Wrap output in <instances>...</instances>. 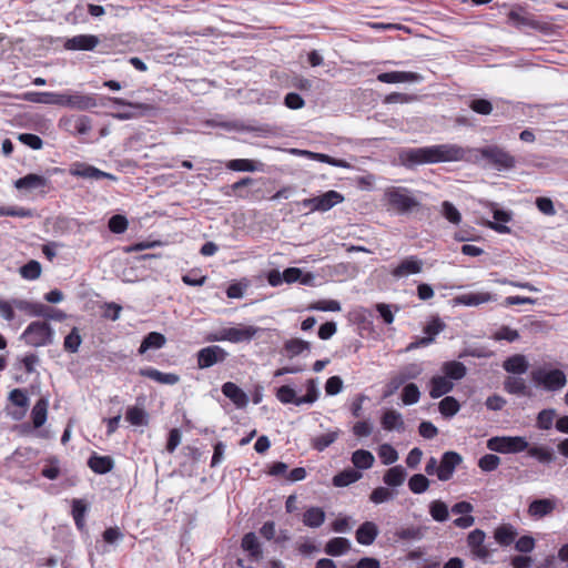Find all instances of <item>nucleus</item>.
<instances>
[{"mask_svg":"<svg viewBox=\"0 0 568 568\" xmlns=\"http://www.w3.org/2000/svg\"><path fill=\"white\" fill-rule=\"evenodd\" d=\"M18 140L32 150H40L43 145L42 139L33 133H20Z\"/></svg>","mask_w":568,"mask_h":568,"instance_id":"338daca9","label":"nucleus"},{"mask_svg":"<svg viewBox=\"0 0 568 568\" xmlns=\"http://www.w3.org/2000/svg\"><path fill=\"white\" fill-rule=\"evenodd\" d=\"M311 344L306 341L300 339V338H291L285 342L284 349L287 352V354L293 357L297 356L304 351H310Z\"/></svg>","mask_w":568,"mask_h":568,"instance_id":"49530a36","label":"nucleus"},{"mask_svg":"<svg viewBox=\"0 0 568 568\" xmlns=\"http://www.w3.org/2000/svg\"><path fill=\"white\" fill-rule=\"evenodd\" d=\"M517 536V529L510 524H501L494 531V538L501 547L510 546Z\"/></svg>","mask_w":568,"mask_h":568,"instance_id":"bb28decb","label":"nucleus"},{"mask_svg":"<svg viewBox=\"0 0 568 568\" xmlns=\"http://www.w3.org/2000/svg\"><path fill=\"white\" fill-rule=\"evenodd\" d=\"M454 388V383L444 375L433 376L429 381V396L432 398H439Z\"/></svg>","mask_w":568,"mask_h":568,"instance_id":"aec40b11","label":"nucleus"},{"mask_svg":"<svg viewBox=\"0 0 568 568\" xmlns=\"http://www.w3.org/2000/svg\"><path fill=\"white\" fill-rule=\"evenodd\" d=\"M395 536L406 541L420 540L425 536V528L419 526L402 527L395 531Z\"/></svg>","mask_w":568,"mask_h":568,"instance_id":"58836bf2","label":"nucleus"},{"mask_svg":"<svg viewBox=\"0 0 568 568\" xmlns=\"http://www.w3.org/2000/svg\"><path fill=\"white\" fill-rule=\"evenodd\" d=\"M310 308L322 312H339L341 303L336 300H321L312 304Z\"/></svg>","mask_w":568,"mask_h":568,"instance_id":"774afa93","label":"nucleus"},{"mask_svg":"<svg viewBox=\"0 0 568 568\" xmlns=\"http://www.w3.org/2000/svg\"><path fill=\"white\" fill-rule=\"evenodd\" d=\"M87 505L81 499H73L72 501V516L75 523V526L82 530L84 528V516L87 513Z\"/></svg>","mask_w":568,"mask_h":568,"instance_id":"3c124183","label":"nucleus"},{"mask_svg":"<svg viewBox=\"0 0 568 568\" xmlns=\"http://www.w3.org/2000/svg\"><path fill=\"white\" fill-rule=\"evenodd\" d=\"M397 373L406 383L407 381L416 379L423 373V366L418 363H410L403 366Z\"/></svg>","mask_w":568,"mask_h":568,"instance_id":"bf43d9fd","label":"nucleus"},{"mask_svg":"<svg viewBox=\"0 0 568 568\" xmlns=\"http://www.w3.org/2000/svg\"><path fill=\"white\" fill-rule=\"evenodd\" d=\"M82 343V337L78 327H73L71 332L64 337L63 348L69 353H77Z\"/></svg>","mask_w":568,"mask_h":568,"instance_id":"8fccbe9b","label":"nucleus"},{"mask_svg":"<svg viewBox=\"0 0 568 568\" xmlns=\"http://www.w3.org/2000/svg\"><path fill=\"white\" fill-rule=\"evenodd\" d=\"M139 375H141L143 377H148V378L155 381L160 384L174 385L178 382V375L162 373L152 367L141 368L139 371Z\"/></svg>","mask_w":568,"mask_h":568,"instance_id":"7c9ffc66","label":"nucleus"},{"mask_svg":"<svg viewBox=\"0 0 568 568\" xmlns=\"http://www.w3.org/2000/svg\"><path fill=\"white\" fill-rule=\"evenodd\" d=\"M530 378L535 386L546 392H558L567 384V376L564 371L552 368L550 364L536 367L530 372Z\"/></svg>","mask_w":568,"mask_h":568,"instance_id":"f03ea898","label":"nucleus"},{"mask_svg":"<svg viewBox=\"0 0 568 568\" xmlns=\"http://www.w3.org/2000/svg\"><path fill=\"white\" fill-rule=\"evenodd\" d=\"M556 507V498L535 499L529 504L527 513L530 517L540 519L552 514Z\"/></svg>","mask_w":568,"mask_h":568,"instance_id":"dca6fc26","label":"nucleus"},{"mask_svg":"<svg viewBox=\"0 0 568 568\" xmlns=\"http://www.w3.org/2000/svg\"><path fill=\"white\" fill-rule=\"evenodd\" d=\"M125 418L134 426H142L146 424V413L143 408L132 406L129 407L125 414Z\"/></svg>","mask_w":568,"mask_h":568,"instance_id":"5fc2aeb1","label":"nucleus"},{"mask_svg":"<svg viewBox=\"0 0 568 568\" xmlns=\"http://www.w3.org/2000/svg\"><path fill=\"white\" fill-rule=\"evenodd\" d=\"M463 462L462 456L456 452H446L443 454L438 469L437 478L442 481L449 480L456 467Z\"/></svg>","mask_w":568,"mask_h":568,"instance_id":"9d476101","label":"nucleus"},{"mask_svg":"<svg viewBox=\"0 0 568 568\" xmlns=\"http://www.w3.org/2000/svg\"><path fill=\"white\" fill-rule=\"evenodd\" d=\"M440 371L444 376L452 382L463 379L467 373L466 366L458 361H448L443 363Z\"/></svg>","mask_w":568,"mask_h":568,"instance_id":"c756f323","label":"nucleus"},{"mask_svg":"<svg viewBox=\"0 0 568 568\" xmlns=\"http://www.w3.org/2000/svg\"><path fill=\"white\" fill-rule=\"evenodd\" d=\"M351 549V542L344 537H335L325 545V552L329 556L337 557L346 554Z\"/></svg>","mask_w":568,"mask_h":568,"instance_id":"2f4dec72","label":"nucleus"},{"mask_svg":"<svg viewBox=\"0 0 568 568\" xmlns=\"http://www.w3.org/2000/svg\"><path fill=\"white\" fill-rule=\"evenodd\" d=\"M420 79L418 73L408 71H390L377 75V80L383 83L416 82Z\"/></svg>","mask_w":568,"mask_h":568,"instance_id":"412c9836","label":"nucleus"},{"mask_svg":"<svg viewBox=\"0 0 568 568\" xmlns=\"http://www.w3.org/2000/svg\"><path fill=\"white\" fill-rule=\"evenodd\" d=\"M53 337L54 331L45 321H34L30 323L21 335L26 344L33 347L51 345Z\"/></svg>","mask_w":568,"mask_h":568,"instance_id":"39448f33","label":"nucleus"},{"mask_svg":"<svg viewBox=\"0 0 568 568\" xmlns=\"http://www.w3.org/2000/svg\"><path fill=\"white\" fill-rule=\"evenodd\" d=\"M70 174L73 176H77V178L90 179V180H101V179H108V180H112V181L116 180L115 175L104 172V171H101L100 169H98L93 165L83 163V162H74L70 166Z\"/></svg>","mask_w":568,"mask_h":568,"instance_id":"1a4fd4ad","label":"nucleus"},{"mask_svg":"<svg viewBox=\"0 0 568 568\" xmlns=\"http://www.w3.org/2000/svg\"><path fill=\"white\" fill-rule=\"evenodd\" d=\"M49 402L47 398L41 397L34 404L31 410V419L34 428H40L47 420Z\"/></svg>","mask_w":568,"mask_h":568,"instance_id":"72a5a7b5","label":"nucleus"},{"mask_svg":"<svg viewBox=\"0 0 568 568\" xmlns=\"http://www.w3.org/2000/svg\"><path fill=\"white\" fill-rule=\"evenodd\" d=\"M477 153L497 171H508L516 166V158L499 145H486L477 149Z\"/></svg>","mask_w":568,"mask_h":568,"instance_id":"20e7f679","label":"nucleus"},{"mask_svg":"<svg viewBox=\"0 0 568 568\" xmlns=\"http://www.w3.org/2000/svg\"><path fill=\"white\" fill-rule=\"evenodd\" d=\"M325 521V511L321 507H310L303 514V524L310 528H317Z\"/></svg>","mask_w":568,"mask_h":568,"instance_id":"f704fd0d","label":"nucleus"},{"mask_svg":"<svg viewBox=\"0 0 568 568\" xmlns=\"http://www.w3.org/2000/svg\"><path fill=\"white\" fill-rule=\"evenodd\" d=\"M526 450H527L528 456L537 459L541 464H550L556 458L554 452L549 447H546V446H538V445L529 446L528 445V448Z\"/></svg>","mask_w":568,"mask_h":568,"instance_id":"e433bc0d","label":"nucleus"},{"mask_svg":"<svg viewBox=\"0 0 568 568\" xmlns=\"http://www.w3.org/2000/svg\"><path fill=\"white\" fill-rule=\"evenodd\" d=\"M128 220L125 216L115 214L110 217L108 226L112 233L121 234L128 229Z\"/></svg>","mask_w":568,"mask_h":568,"instance_id":"69168bd1","label":"nucleus"},{"mask_svg":"<svg viewBox=\"0 0 568 568\" xmlns=\"http://www.w3.org/2000/svg\"><path fill=\"white\" fill-rule=\"evenodd\" d=\"M49 184V180L42 175L30 173L14 182L18 190H36L44 187Z\"/></svg>","mask_w":568,"mask_h":568,"instance_id":"cd10ccee","label":"nucleus"},{"mask_svg":"<svg viewBox=\"0 0 568 568\" xmlns=\"http://www.w3.org/2000/svg\"><path fill=\"white\" fill-rule=\"evenodd\" d=\"M227 356L229 353L219 345L203 347L196 353L197 367L200 369L210 368L216 364L223 363Z\"/></svg>","mask_w":568,"mask_h":568,"instance_id":"6e6552de","label":"nucleus"},{"mask_svg":"<svg viewBox=\"0 0 568 568\" xmlns=\"http://www.w3.org/2000/svg\"><path fill=\"white\" fill-rule=\"evenodd\" d=\"M375 458L373 454L365 449H357L352 455V463L356 468L368 469L373 466Z\"/></svg>","mask_w":568,"mask_h":568,"instance_id":"a19ab883","label":"nucleus"},{"mask_svg":"<svg viewBox=\"0 0 568 568\" xmlns=\"http://www.w3.org/2000/svg\"><path fill=\"white\" fill-rule=\"evenodd\" d=\"M503 368L507 373L521 375L528 371L529 363L525 355L515 354L504 361Z\"/></svg>","mask_w":568,"mask_h":568,"instance_id":"a878e982","label":"nucleus"},{"mask_svg":"<svg viewBox=\"0 0 568 568\" xmlns=\"http://www.w3.org/2000/svg\"><path fill=\"white\" fill-rule=\"evenodd\" d=\"M60 126L70 130L73 135H85L92 129V120L88 115H71L62 118Z\"/></svg>","mask_w":568,"mask_h":568,"instance_id":"9b49d317","label":"nucleus"},{"mask_svg":"<svg viewBox=\"0 0 568 568\" xmlns=\"http://www.w3.org/2000/svg\"><path fill=\"white\" fill-rule=\"evenodd\" d=\"M495 301H497V296L488 292H469L454 298L455 304L465 306H478Z\"/></svg>","mask_w":568,"mask_h":568,"instance_id":"f3484780","label":"nucleus"},{"mask_svg":"<svg viewBox=\"0 0 568 568\" xmlns=\"http://www.w3.org/2000/svg\"><path fill=\"white\" fill-rule=\"evenodd\" d=\"M423 270V261L416 256L404 258L392 272L394 277H404L410 274H418Z\"/></svg>","mask_w":568,"mask_h":568,"instance_id":"a211bd4d","label":"nucleus"},{"mask_svg":"<svg viewBox=\"0 0 568 568\" xmlns=\"http://www.w3.org/2000/svg\"><path fill=\"white\" fill-rule=\"evenodd\" d=\"M406 478V470L403 466L397 465L389 468L383 476V481L390 487L403 485Z\"/></svg>","mask_w":568,"mask_h":568,"instance_id":"c9c22d12","label":"nucleus"},{"mask_svg":"<svg viewBox=\"0 0 568 568\" xmlns=\"http://www.w3.org/2000/svg\"><path fill=\"white\" fill-rule=\"evenodd\" d=\"M261 331L260 327L253 325H237L235 327H223L215 333L209 335L210 342L227 341L231 343L250 342Z\"/></svg>","mask_w":568,"mask_h":568,"instance_id":"423d86ee","label":"nucleus"},{"mask_svg":"<svg viewBox=\"0 0 568 568\" xmlns=\"http://www.w3.org/2000/svg\"><path fill=\"white\" fill-rule=\"evenodd\" d=\"M381 424L385 430L389 432H402L405 429V424L402 414L395 409H387L382 416Z\"/></svg>","mask_w":568,"mask_h":568,"instance_id":"c85d7f7f","label":"nucleus"},{"mask_svg":"<svg viewBox=\"0 0 568 568\" xmlns=\"http://www.w3.org/2000/svg\"><path fill=\"white\" fill-rule=\"evenodd\" d=\"M165 343L166 338L163 334L159 332H150L143 337L141 345L138 348V355L145 356L146 359H150V352L162 348Z\"/></svg>","mask_w":568,"mask_h":568,"instance_id":"4468645a","label":"nucleus"},{"mask_svg":"<svg viewBox=\"0 0 568 568\" xmlns=\"http://www.w3.org/2000/svg\"><path fill=\"white\" fill-rule=\"evenodd\" d=\"M88 466L93 473L104 475L113 469L114 460L110 456H100L93 453L88 459Z\"/></svg>","mask_w":568,"mask_h":568,"instance_id":"b1692460","label":"nucleus"},{"mask_svg":"<svg viewBox=\"0 0 568 568\" xmlns=\"http://www.w3.org/2000/svg\"><path fill=\"white\" fill-rule=\"evenodd\" d=\"M378 535V527L373 521L363 523L356 530L355 537L358 544L364 546L372 545Z\"/></svg>","mask_w":568,"mask_h":568,"instance_id":"5701e85b","label":"nucleus"},{"mask_svg":"<svg viewBox=\"0 0 568 568\" xmlns=\"http://www.w3.org/2000/svg\"><path fill=\"white\" fill-rule=\"evenodd\" d=\"M276 397L283 404H295L296 406L300 398L297 397L296 392L287 385H283L277 388Z\"/></svg>","mask_w":568,"mask_h":568,"instance_id":"13d9d810","label":"nucleus"},{"mask_svg":"<svg viewBox=\"0 0 568 568\" xmlns=\"http://www.w3.org/2000/svg\"><path fill=\"white\" fill-rule=\"evenodd\" d=\"M438 409L444 417L450 418L459 412L460 405L455 397L446 396L439 402Z\"/></svg>","mask_w":568,"mask_h":568,"instance_id":"c03bdc74","label":"nucleus"},{"mask_svg":"<svg viewBox=\"0 0 568 568\" xmlns=\"http://www.w3.org/2000/svg\"><path fill=\"white\" fill-rule=\"evenodd\" d=\"M556 417V410L552 408L542 409L537 415V427L542 430H548L554 425V419Z\"/></svg>","mask_w":568,"mask_h":568,"instance_id":"864d4df0","label":"nucleus"},{"mask_svg":"<svg viewBox=\"0 0 568 568\" xmlns=\"http://www.w3.org/2000/svg\"><path fill=\"white\" fill-rule=\"evenodd\" d=\"M32 215L30 209L22 206H0V216L31 217Z\"/></svg>","mask_w":568,"mask_h":568,"instance_id":"e2e57ef3","label":"nucleus"},{"mask_svg":"<svg viewBox=\"0 0 568 568\" xmlns=\"http://www.w3.org/2000/svg\"><path fill=\"white\" fill-rule=\"evenodd\" d=\"M222 393L237 408H244L248 404V396L233 382H226L222 385Z\"/></svg>","mask_w":568,"mask_h":568,"instance_id":"6ab92c4d","label":"nucleus"},{"mask_svg":"<svg viewBox=\"0 0 568 568\" xmlns=\"http://www.w3.org/2000/svg\"><path fill=\"white\" fill-rule=\"evenodd\" d=\"M420 398V392L416 384H407L402 392V400L405 405L416 404Z\"/></svg>","mask_w":568,"mask_h":568,"instance_id":"6e6d98bb","label":"nucleus"},{"mask_svg":"<svg viewBox=\"0 0 568 568\" xmlns=\"http://www.w3.org/2000/svg\"><path fill=\"white\" fill-rule=\"evenodd\" d=\"M384 200L389 207L400 214L409 213L419 206V201L404 186H388L384 192Z\"/></svg>","mask_w":568,"mask_h":568,"instance_id":"7ed1b4c3","label":"nucleus"},{"mask_svg":"<svg viewBox=\"0 0 568 568\" xmlns=\"http://www.w3.org/2000/svg\"><path fill=\"white\" fill-rule=\"evenodd\" d=\"M98 105L105 104L103 102L99 103L95 94H83L79 91H70V109L88 111Z\"/></svg>","mask_w":568,"mask_h":568,"instance_id":"2eb2a0df","label":"nucleus"},{"mask_svg":"<svg viewBox=\"0 0 568 568\" xmlns=\"http://www.w3.org/2000/svg\"><path fill=\"white\" fill-rule=\"evenodd\" d=\"M41 264L36 260H30L20 267V275L26 280H37L41 275Z\"/></svg>","mask_w":568,"mask_h":568,"instance_id":"de8ad7c7","label":"nucleus"},{"mask_svg":"<svg viewBox=\"0 0 568 568\" xmlns=\"http://www.w3.org/2000/svg\"><path fill=\"white\" fill-rule=\"evenodd\" d=\"M486 534L481 529H474L467 536V546L474 557L486 559L490 556V549L485 546Z\"/></svg>","mask_w":568,"mask_h":568,"instance_id":"f8f14e48","label":"nucleus"},{"mask_svg":"<svg viewBox=\"0 0 568 568\" xmlns=\"http://www.w3.org/2000/svg\"><path fill=\"white\" fill-rule=\"evenodd\" d=\"M504 389L511 395L530 396V388L526 381L519 376H508L504 381Z\"/></svg>","mask_w":568,"mask_h":568,"instance_id":"393cba45","label":"nucleus"},{"mask_svg":"<svg viewBox=\"0 0 568 568\" xmlns=\"http://www.w3.org/2000/svg\"><path fill=\"white\" fill-rule=\"evenodd\" d=\"M500 465V458L494 454H486L478 460V467L483 471H494Z\"/></svg>","mask_w":568,"mask_h":568,"instance_id":"680f3d73","label":"nucleus"},{"mask_svg":"<svg viewBox=\"0 0 568 568\" xmlns=\"http://www.w3.org/2000/svg\"><path fill=\"white\" fill-rule=\"evenodd\" d=\"M486 446L499 454H518L528 448V440L523 436H494L487 440Z\"/></svg>","mask_w":568,"mask_h":568,"instance_id":"0eeeda50","label":"nucleus"},{"mask_svg":"<svg viewBox=\"0 0 568 568\" xmlns=\"http://www.w3.org/2000/svg\"><path fill=\"white\" fill-rule=\"evenodd\" d=\"M361 477L362 474L358 470L354 468H347L335 475L332 479V483L335 487H346L357 481Z\"/></svg>","mask_w":568,"mask_h":568,"instance_id":"4c0bfd02","label":"nucleus"},{"mask_svg":"<svg viewBox=\"0 0 568 568\" xmlns=\"http://www.w3.org/2000/svg\"><path fill=\"white\" fill-rule=\"evenodd\" d=\"M378 457L384 465H390L398 459V454L392 445L382 444L378 448Z\"/></svg>","mask_w":568,"mask_h":568,"instance_id":"4d7b16f0","label":"nucleus"},{"mask_svg":"<svg viewBox=\"0 0 568 568\" xmlns=\"http://www.w3.org/2000/svg\"><path fill=\"white\" fill-rule=\"evenodd\" d=\"M13 305L14 308L26 312L31 316H38L39 314H42V312L47 310L44 304L33 303L21 298H13Z\"/></svg>","mask_w":568,"mask_h":568,"instance_id":"ea45409f","label":"nucleus"},{"mask_svg":"<svg viewBox=\"0 0 568 568\" xmlns=\"http://www.w3.org/2000/svg\"><path fill=\"white\" fill-rule=\"evenodd\" d=\"M429 514L436 521H446L449 517L447 505L442 500H434L429 504Z\"/></svg>","mask_w":568,"mask_h":568,"instance_id":"a18cd8bd","label":"nucleus"},{"mask_svg":"<svg viewBox=\"0 0 568 568\" xmlns=\"http://www.w3.org/2000/svg\"><path fill=\"white\" fill-rule=\"evenodd\" d=\"M338 429L318 435L312 439V447L317 452H323L338 438Z\"/></svg>","mask_w":568,"mask_h":568,"instance_id":"79ce46f5","label":"nucleus"},{"mask_svg":"<svg viewBox=\"0 0 568 568\" xmlns=\"http://www.w3.org/2000/svg\"><path fill=\"white\" fill-rule=\"evenodd\" d=\"M100 43V39L93 34H79L69 38L64 48L72 51H92Z\"/></svg>","mask_w":568,"mask_h":568,"instance_id":"ddd939ff","label":"nucleus"},{"mask_svg":"<svg viewBox=\"0 0 568 568\" xmlns=\"http://www.w3.org/2000/svg\"><path fill=\"white\" fill-rule=\"evenodd\" d=\"M429 487V480L423 474H415L408 480V488L414 494H423Z\"/></svg>","mask_w":568,"mask_h":568,"instance_id":"603ef678","label":"nucleus"},{"mask_svg":"<svg viewBox=\"0 0 568 568\" xmlns=\"http://www.w3.org/2000/svg\"><path fill=\"white\" fill-rule=\"evenodd\" d=\"M344 201V196L334 190L327 191L323 195L317 196L318 212H326L338 203Z\"/></svg>","mask_w":568,"mask_h":568,"instance_id":"473e14b6","label":"nucleus"},{"mask_svg":"<svg viewBox=\"0 0 568 568\" xmlns=\"http://www.w3.org/2000/svg\"><path fill=\"white\" fill-rule=\"evenodd\" d=\"M262 165V163H258ZM226 168L236 172H254L260 170L257 162L248 159H235L227 162Z\"/></svg>","mask_w":568,"mask_h":568,"instance_id":"37998d69","label":"nucleus"},{"mask_svg":"<svg viewBox=\"0 0 568 568\" xmlns=\"http://www.w3.org/2000/svg\"><path fill=\"white\" fill-rule=\"evenodd\" d=\"M395 496H396L395 491H393L386 487L379 486L371 493L369 500L375 505H379V504L393 500L395 498Z\"/></svg>","mask_w":568,"mask_h":568,"instance_id":"09e8293b","label":"nucleus"},{"mask_svg":"<svg viewBox=\"0 0 568 568\" xmlns=\"http://www.w3.org/2000/svg\"><path fill=\"white\" fill-rule=\"evenodd\" d=\"M446 327V324L438 317L434 316L424 327V333L427 337H433V341L435 339V336L438 335L440 332H443Z\"/></svg>","mask_w":568,"mask_h":568,"instance_id":"0e129e2a","label":"nucleus"},{"mask_svg":"<svg viewBox=\"0 0 568 568\" xmlns=\"http://www.w3.org/2000/svg\"><path fill=\"white\" fill-rule=\"evenodd\" d=\"M318 398V389L315 379H308L306 383V394L298 398L297 406L302 404H313Z\"/></svg>","mask_w":568,"mask_h":568,"instance_id":"052dcab7","label":"nucleus"},{"mask_svg":"<svg viewBox=\"0 0 568 568\" xmlns=\"http://www.w3.org/2000/svg\"><path fill=\"white\" fill-rule=\"evenodd\" d=\"M465 154L464 148L447 143L404 150L399 154V160L404 166L413 169L422 164L462 161Z\"/></svg>","mask_w":568,"mask_h":568,"instance_id":"f257e3e1","label":"nucleus"},{"mask_svg":"<svg viewBox=\"0 0 568 568\" xmlns=\"http://www.w3.org/2000/svg\"><path fill=\"white\" fill-rule=\"evenodd\" d=\"M241 547L248 554L250 559L258 561L263 558L261 542L254 532H247L243 536Z\"/></svg>","mask_w":568,"mask_h":568,"instance_id":"4be33fe9","label":"nucleus"}]
</instances>
